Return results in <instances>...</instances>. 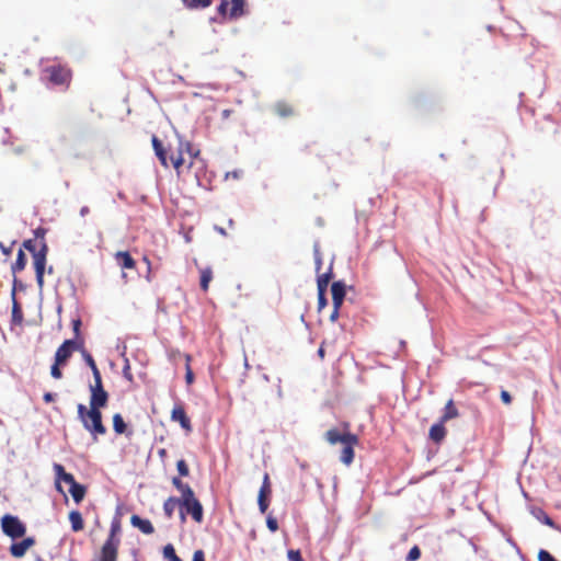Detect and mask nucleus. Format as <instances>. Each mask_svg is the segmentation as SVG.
I'll list each match as a JSON object with an SVG mask.
<instances>
[{"label": "nucleus", "instance_id": "obj_1", "mask_svg": "<svg viewBox=\"0 0 561 561\" xmlns=\"http://www.w3.org/2000/svg\"><path fill=\"white\" fill-rule=\"evenodd\" d=\"M152 147L161 164L164 168H169L171 164L176 170L178 175L181 174L184 164H187L190 169L199 159V150L194 149L190 141H180L175 151L171 148L167 150L162 142L153 136Z\"/></svg>", "mask_w": 561, "mask_h": 561}, {"label": "nucleus", "instance_id": "obj_2", "mask_svg": "<svg viewBox=\"0 0 561 561\" xmlns=\"http://www.w3.org/2000/svg\"><path fill=\"white\" fill-rule=\"evenodd\" d=\"M47 230L38 227L34 230V239H27L23 242V248L32 253L33 265L36 274V282L39 288L44 285V274L48 253V245L45 240Z\"/></svg>", "mask_w": 561, "mask_h": 561}, {"label": "nucleus", "instance_id": "obj_3", "mask_svg": "<svg viewBox=\"0 0 561 561\" xmlns=\"http://www.w3.org/2000/svg\"><path fill=\"white\" fill-rule=\"evenodd\" d=\"M348 423H344V432H340L336 427L325 432L324 438L330 445L342 444L340 460L345 466H351L355 457V446L358 445L359 438L356 434L348 431Z\"/></svg>", "mask_w": 561, "mask_h": 561}, {"label": "nucleus", "instance_id": "obj_4", "mask_svg": "<svg viewBox=\"0 0 561 561\" xmlns=\"http://www.w3.org/2000/svg\"><path fill=\"white\" fill-rule=\"evenodd\" d=\"M121 533V523L118 520H114L111 524V529L108 537L101 548L100 557H106L112 559L118 558V549L121 545V539L118 537Z\"/></svg>", "mask_w": 561, "mask_h": 561}, {"label": "nucleus", "instance_id": "obj_5", "mask_svg": "<svg viewBox=\"0 0 561 561\" xmlns=\"http://www.w3.org/2000/svg\"><path fill=\"white\" fill-rule=\"evenodd\" d=\"M83 427L92 435L96 442L99 435L106 434V427L102 422V412L99 409L89 408V414Z\"/></svg>", "mask_w": 561, "mask_h": 561}, {"label": "nucleus", "instance_id": "obj_6", "mask_svg": "<svg viewBox=\"0 0 561 561\" xmlns=\"http://www.w3.org/2000/svg\"><path fill=\"white\" fill-rule=\"evenodd\" d=\"M90 408L103 409L107 405L108 393L102 383V377L94 378V383L90 386Z\"/></svg>", "mask_w": 561, "mask_h": 561}, {"label": "nucleus", "instance_id": "obj_7", "mask_svg": "<svg viewBox=\"0 0 561 561\" xmlns=\"http://www.w3.org/2000/svg\"><path fill=\"white\" fill-rule=\"evenodd\" d=\"M1 527L2 531L13 539L21 538L26 533L25 525L16 516L9 514L2 517Z\"/></svg>", "mask_w": 561, "mask_h": 561}, {"label": "nucleus", "instance_id": "obj_8", "mask_svg": "<svg viewBox=\"0 0 561 561\" xmlns=\"http://www.w3.org/2000/svg\"><path fill=\"white\" fill-rule=\"evenodd\" d=\"M49 82L56 85H68L71 81V70L61 65H53L45 68Z\"/></svg>", "mask_w": 561, "mask_h": 561}, {"label": "nucleus", "instance_id": "obj_9", "mask_svg": "<svg viewBox=\"0 0 561 561\" xmlns=\"http://www.w3.org/2000/svg\"><path fill=\"white\" fill-rule=\"evenodd\" d=\"M181 507L184 508L185 513L190 514L196 523L203 522V506L195 497L194 491L191 492V495L181 496Z\"/></svg>", "mask_w": 561, "mask_h": 561}, {"label": "nucleus", "instance_id": "obj_10", "mask_svg": "<svg viewBox=\"0 0 561 561\" xmlns=\"http://www.w3.org/2000/svg\"><path fill=\"white\" fill-rule=\"evenodd\" d=\"M83 340H66L56 351L55 360L57 364H66L75 351H80Z\"/></svg>", "mask_w": 561, "mask_h": 561}, {"label": "nucleus", "instance_id": "obj_11", "mask_svg": "<svg viewBox=\"0 0 561 561\" xmlns=\"http://www.w3.org/2000/svg\"><path fill=\"white\" fill-rule=\"evenodd\" d=\"M218 12L231 20L238 19L244 13V0H221Z\"/></svg>", "mask_w": 561, "mask_h": 561}, {"label": "nucleus", "instance_id": "obj_12", "mask_svg": "<svg viewBox=\"0 0 561 561\" xmlns=\"http://www.w3.org/2000/svg\"><path fill=\"white\" fill-rule=\"evenodd\" d=\"M272 493V484L267 472L264 473L262 485L257 494V505L262 514H264L270 505V496Z\"/></svg>", "mask_w": 561, "mask_h": 561}, {"label": "nucleus", "instance_id": "obj_13", "mask_svg": "<svg viewBox=\"0 0 561 561\" xmlns=\"http://www.w3.org/2000/svg\"><path fill=\"white\" fill-rule=\"evenodd\" d=\"M171 420L180 423L181 427L186 432H192V424L190 417L186 415L185 409L182 403L175 404L171 412Z\"/></svg>", "mask_w": 561, "mask_h": 561}, {"label": "nucleus", "instance_id": "obj_14", "mask_svg": "<svg viewBox=\"0 0 561 561\" xmlns=\"http://www.w3.org/2000/svg\"><path fill=\"white\" fill-rule=\"evenodd\" d=\"M53 468L56 474V489L59 492L64 493L60 481L68 483L70 486L77 483L75 477L71 473L66 472L64 466L60 463H54Z\"/></svg>", "mask_w": 561, "mask_h": 561}, {"label": "nucleus", "instance_id": "obj_15", "mask_svg": "<svg viewBox=\"0 0 561 561\" xmlns=\"http://www.w3.org/2000/svg\"><path fill=\"white\" fill-rule=\"evenodd\" d=\"M331 294L333 307L341 308L346 295L345 284L342 280L334 282L331 285Z\"/></svg>", "mask_w": 561, "mask_h": 561}, {"label": "nucleus", "instance_id": "obj_16", "mask_svg": "<svg viewBox=\"0 0 561 561\" xmlns=\"http://www.w3.org/2000/svg\"><path fill=\"white\" fill-rule=\"evenodd\" d=\"M35 545L33 537H27L20 542H14L10 547V552L14 558H22L26 551Z\"/></svg>", "mask_w": 561, "mask_h": 561}, {"label": "nucleus", "instance_id": "obj_17", "mask_svg": "<svg viewBox=\"0 0 561 561\" xmlns=\"http://www.w3.org/2000/svg\"><path fill=\"white\" fill-rule=\"evenodd\" d=\"M444 424V422L438 421L437 423L433 424L430 428L428 436L436 444H440L446 437L447 431Z\"/></svg>", "mask_w": 561, "mask_h": 561}, {"label": "nucleus", "instance_id": "obj_18", "mask_svg": "<svg viewBox=\"0 0 561 561\" xmlns=\"http://www.w3.org/2000/svg\"><path fill=\"white\" fill-rule=\"evenodd\" d=\"M130 523L134 527L138 528L141 533L146 535H151L154 533V527L149 519H144L138 515H133L130 517Z\"/></svg>", "mask_w": 561, "mask_h": 561}, {"label": "nucleus", "instance_id": "obj_19", "mask_svg": "<svg viewBox=\"0 0 561 561\" xmlns=\"http://www.w3.org/2000/svg\"><path fill=\"white\" fill-rule=\"evenodd\" d=\"M116 263L126 270H133L136 266L135 260L131 257L130 253L127 251H119L115 254Z\"/></svg>", "mask_w": 561, "mask_h": 561}, {"label": "nucleus", "instance_id": "obj_20", "mask_svg": "<svg viewBox=\"0 0 561 561\" xmlns=\"http://www.w3.org/2000/svg\"><path fill=\"white\" fill-rule=\"evenodd\" d=\"M11 298H12V322L15 324H21L23 321V311H22L20 304L16 300L15 288H12Z\"/></svg>", "mask_w": 561, "mask_h": 561}, {"label": "nucleus", "instance_id": "obj_21", "mask_svg": "<svg viewBox=\"0 0 561 561\" xmlns=\"http://www.w3.org/2000/svg\"><path fill=\"white\" fill-rule=\"evenodd\" d=\"M459 416V411L456 408L454 400L449 399L444 408V413L440 416L439 421L446 423L453 419H456Z\"/></svg>", "mask_w": 561, "mask_h": 561}, {"label": "nucleus", "instance_id": "obj_22", "mask_svg": "<svg viewBox=\"0 0 561 561\" xmlns=\"http://www.w3.org/2000/svg\"><path fill=\"white\" fill-rule=\"evenodd\" d=\"M113 430L117 435L127 434L130 436L133 433L127 432V425L119 413L113 415Z\"/></svg>", "mask_w": 561, "mask_h": 561}, {"label": "nucleus", "instance_id": "obj_23", "mask_svg": "<svg viewBox=\"0 0 561 561\" xmlns=\"http://www.w3.org/2000/svg\"><path fill=\"white\" fill-rule=\"evenodd\" d=\"M275 113L279 116V117H290L295 114V110L291 104L287 103V102H277L275 104Z\"/></svg>", "mask_w": 561, "mask_h": 561}, {"label": "nucleus", "instance_id": "obj_24", "mask_svg": "<svg viewBox=\"0 0 561 561\" xmlns=\"http://www.w3.org/2000/svg\"><path fill=\"white\" fill-rule=\"evenodd\" d=\"M181 506V497L178 499V497H174V496H170L168 497L164 503H163V511H164V514L168 518H171L173 516V513L176 508V506Z\"/></svg>", "mask_w": 561, "mask_h": 561}, {"label": "nucleus", "instance_id": "obj_25", "mask_svg": "<svg viewBox=\"0 0 561 561\" xmlns=\"http://www.w3.org/2000/svg\"><path fill=\"white\" fill-rule=\"evenodd\" d=\"M80 352L82 354V357H83L84 362L91 368L92 374H93V378L102 377L101 373H100V370H99V368L96 366V363H95V360L92 357V355L87 350H84L83 347L80 350Z\"/></svg>", "mask_w": 561, "mask_h": 561}, {"label": "nucleus", "instance_id": "obj_26", "mask_svg": "<svg viewBox=\"0 0 561 561\" xmlns=\"http://www.w3.org/2000/svg\"><path fill=\"white\" fill-rule=\"evenodd\" d=\"M69 520L71 523V529L73 531L78 533L83 529L84 524L80 512L71 511L69 513Z\"/></svg>", "mask_w": 561, "mask_h": 561}, {"label": "nucleus", "instance_id": "obj_27", "mask_svg": "<svg viewBox=\"0 0 561 561\" xmlns=\"http://www.w3.org/2000/svg\"><path fill=\"white\" fill-rule=\"evenodd\" d=\"M26 266V256L22 249L19 250L16 260L11 266L12 273L15 275L16 273L22 272Z\"/></svg>", "mask_w": 561, "mask_h": 561}, {"label": "nucleus", "instance_id": "obj_28", "mask_svg": "<svg viewBox=\"0 0 561 561\" xmlns=\"http://www.w3.org/2000/svg\"><path fill=\"white\" fill-rule=\"evenodd\" d=\"M213 279V271L210 267H205L201 270V288L203 291H207L209 288V283Z\"/></svg>", "mask_w": 561, "mask_h": 561}, {"label": "nucleus", "instance_id": "obj_29", "mask_svg": "<svg viewBox=\"0 0 561 561\" xmlns=\"http://www.w3.org/2000/svg\"><path fill=\"white\" fill-rule=\"evenodd\" d=\"M69 492H70L73 501L76 503H80L85 495V488L82 484L77 482L76 484L70 486Z\"/></svg>", "mask_w": 561, "mask_h": 561}, {"label": "nucleus", "instance_id": "obj_30", "mask_svg": "<svg viewBox=\"0 0 561 561\" xmlns=\"http://www.w3.org/2000/svg\"><path fill=\"white\" fill-rule=\"evenodd\" d=\"M172 484L174 485V488L181 492L182 496L184 495H191V492L193 491L192 488L187 484V483H184L180 478L178 477H174L172 479Z\"/></svg>", "mask_w": 561, "mask_h": 561}, {"label": "nucleus", "instance_id": "obj_31", "mask_svg": "<svg viewBox=\"0 0 561 561\" xmlns=\"http://www.w3.org/2000/svg\"><path fill=\"white\" fill-rule=\"evenodd\" d=\"M162 553L165 561H182V559L178 557L175 549L171 543L163 547Z\"/></svg>", "mask_w": 561, "mask_h": 561}, {"label": "nucleus", "instance_id": "obj_32", "mask_svg": "<svg viewBox=\"0 0 561 561\" xmlns=\"http://www.w3.org/2000/svg\"><path fill=\"white\" fill-rule=\"evenodd\" d=\"M184 5L188 9L207 8L211 4L213 0H182Z\"/></svg>", "mask_w": 561, "mask_h": 561}, {"label": "nucleus", "instance_id": "obj_33", "mask_svg": "<svg viewBox=\"0 0 561 561\" xmlns=\"http://www.w3.org/2000/svg\"><path fill=\"white\" fill-rule=\"evenodd\" d=\"M331 279V273L321 274L317 279L318 291H327Z\"/></svg>", "mask_w": 561, "mask_h": 561}, {"label": "nucleus", "instance_id": "obj_34", "mask_svg": "<svg viewBox=\"0 0 561 561\" xmlns=\"http://www.w3.org/2000/svg\"><path fill=\"white\" fill-rule=\"evenodd\" d=\"M191 360H192L191 355H185V362H186V364H185V368H186L185 380L188 385H191L194 381V374L191 368Z\"/></svg>", "mask_w": 561, "mask_h": 561}, {"label": "nucleus", "instance_id": "obj_35", "mask_svg": "<svg viewBox=\"0 0 561 561\" xmlns=\"http://www.w3.org/2000/svg\"><path fill=\"white\" fill-rule=\"evenodd\" d=\"M176 469H178L179 474L181 477H187L190 474L188 466H187V463H186V461L184 459H180L176 462Z\"/></svg>", "mask_w": 561, "mask_h": 561}, {"label": "nucleus", "instance_id": "obj_36", "mask_svg": "<svg viewBox=\"0 0 561 561\" xmlns=\"http://www.w3.org/2000/svg\"><path fill=\"white\" fill-rule=\"evenodd\" d=\"M420 557H421V550H420L419 546H413L407 556V561H416L420 559Z\"/></svg>", "mask_w": 561, "mask_h": 561}, {"label": "nucleus", "instance_id": "obj_37", "mask_svg": "<svg viewBox=\"0 0 561 561\" xmlns=\"http://www.w3.org/2000/svg\"><path fill=\"white\" fill-rule=\"evenodd\" d=\"M89 414V409L82 403L78 404V417L81 421V423H85V420Z\"/></svg>", "mask_w": 561, "mask_h": 561}, {"label": "nucleus", "instance_id": "obj_38", "mask_svg": "<svg viewBox=\"0 0 561 561\" xmlns=\"http://www.w3.org/2000/svg\"><path fill=\"white\" fill-rule=\"evenodd\" d=\"M538 561H558L549 551L540 549L538 552Z\"/></svg>", "mask_w": 561, "mask_h": 561}, {"label": "nucleus", "instance_id": "obj_39", "mask_svg": "<svg viewBox=\"0 0 561 561\" xmlns=\"http://www.w3.org/2000/svg\"><path fill=\"white\" fill-rule=\"evenodd\" d=\"M266 526L267 528L272 531V533H275L276 530H278V522L277 519L272 516V515H268L266 517Z\"/></svg>", "mask_w": 561, "mask_h": 561}, {"label": "nucleus", "instance_id": "obj_40", "mask_svg": "<svg viewBox=\"0 0 561 561\" xmlns=\"http://www.w3.org/2000/svg\"><path fill=\"white\" fill-rule=\"evenodd\" d=\"M537 518L542 522L543 524L550 526V527H556V524L551 519L550 516H548L543 511H540L539 515L537 516Z\"/></svg>", "mask_w": 561, "mask_h": 561}, {"label": "nucleus", "instance_id": "obj_41", "mask_svg": "<svg viewBox=\"0 0 561 561\" xmlns=\"http://www.w3.org/2000/svg\"><path fill=\"white\" fill-rule=\"evenodd\" d=\"M287 558L289 561H305L300 551L294 549L287 551Z\"/></svg>", "mask_w": 561, "mask_h": 561}, {"label": "nucleus", "instance_id": "obj_42", "mask_svg": "<svg viewBox=\"0 0 561 561\" xmlns=\"http://www.w3.org/2000/svg\"><path fill=\"white\" fill-rule=\"evenodd\" d=\"M325 293L327 291H318V311H321L328 305Z\"/></svg>", "mask_w": 561, "mask_h": 561}, {"label": "nucleus", "instance_id": "obj_43", "mask_svg": "<svg viewBox=\"0 0 561 561\" xmlns=\"http://www.w3.org/2000/svg\"><path fill=\"white\" fill-rule=\"evenodd\" d=\"M61 364H57V360H55L54 365L51 366L50 368V375L55 378V379H60L62 377V373L59 368Z\"/></svg>", "mask_w": 561, "mask_h": 561}, {"label": "nucleus", "instance_id": "obj_44", "mask_svg": "<svg viewBox=\"0 0 561 561\" xmlns=\"http://www.w3.org/2000/svg\"><path fill=\"white\" fill-rule=\"evenodd\" d=\"M80 328H81V320L80 319H75L72 321V329H73V332H75V336L76 339L75 340H80L79 336H80Z\"/></svg>", "mask_w": 561, "mask_h": 561}, {"label": "nucleus", "instance_id": "obj_45", "mask_svg": "<svg viewBox=\"0 0 561 561\" xmlns=\"http://www.w3.org/2000/svg\"><path fill=\"white\" fill-rule=\"evenodd\" d=\"M192 561H205L204 551L203 550L194 551Z\"/></svg>", "mask_w": 561, "mask_h": 561}, {"label": "nucleus", "instance_id": "obj_46", "mask_svg": "<svg viewBox=\"0 0 561 561\" xmlns=\"http://www.w3.org/2000/svg\"><path fill=\"white\" fill-rule=\"evenodd\" d=\"M501 399L503 403L511 404L512 403V397L506 390L501 391Z\"/></svg>", "mask_w": 561, "mask_h": 561}, {"label": "nucleus", "instance_id": "obj_47", "mask_svg": "<svg viewBox=\"0 0 561 561\" xmlns=\"http://www.w3.org/2000/svg\"><path fill=\"white\" fill-rule=\"evenodd\" d=\"M340 309H341V308H339V307H333V310H332V312H331V314H330V320H331L332 322H334V321H336V320H337V318H339V316H340Z\"/></svg>", "mask_w": 561, "mask_h": 561}, {"label": "nucleus", "instance_id": "obj_48", "mask_svg": "<svg viewBox=\"0 0 561 561\" xmlns=\"http://www.w3.org/2000/svg\"><path fill=\"white\" fill-rule=\"evenodd\" d=\"M123 374H124V377H125L127 380H129V381H131V380H133V375H131L130 367H129V365H128V364L124 367V369H123Z\"/></svg>", "mask_w": 561, "mask_h": 561}, {"label": "nucleus", "instance_id": "obj_49", "mask_svg": "<svg viewBox=\"0 0 561 561\" xmlns=\"http://www.w3.org/2000/svg\"><path fill=\"white\" fill-rule=\"evenodd\" d=\"M43 399L46 403H50L55 400V394L51 393V392H46L44 396H43Z\"/></svg>", "mask_w": 561, "mask_h": 561}, {"label": "nucleus", "instance_id": "obj_50", "mask_svg": "<svg viewBox=\"0 0 561 561\" xmlns=\"http://www.w3.org/2000/svg\"><path fill=\"white\" fill-rule=\"evenodd\" d=\"M232 112H233V111H232V110H229V108L224 110V111H222V113H221L222 118H225V119L229 118V116L232 114Z\"/></svg>", "mask_w": 561, "mask_h": 561}, {"label": "nucleus", "instance_id": "obj_51", "mask_svg": "<svg viewBox=\"0 0 561 561\" xmlns=\"http://www.w3.org/2000/svg\"><path fill=\"white\" fill-rule=\"evenodd\" d=\"M0 249L4 255H9L11 253V249L4 247L2 243H0Z\"/></svg>", "mask_w": 561, "mask_h": 561}, {"label": "nucleus", "instance_id": "obj_52", "mask_svg": "<svg viewBox=\"0 0 561 561\" xmlns=\"http://www.w3.org/2000/svg\"><path fill=\"white\" fill-rule=\"evenodd\" d=\"M99 561H117V559L106 558V557H100Z\"/></svg>", "mask_w": 561, "mask_h": 561}, {"label": "nucleus", "instance_id": "obj_53", "mask_svg": "<svg viewBox=\"0 0 561 561\" xmlns=\"http://www.w3.org/2000/svg\"><path fill=\"white\" fill-rule=\"evenodd\" d=\"M318 354H319V356H320L321 358H323V357H324V350H323V347H322V346L318 350Z\"/></svg>", "mask_w": 561, "mask_h": 561}, {"label": "nucleus", "instance_id": "obj_54", "mask_svg": "<svg viewBox=\"0 0 561 561\" xmlns=\"http://www.w3.org/2000/svg\"><path fill=\"white\" fill-rule=\"evenodd\" d=\"M19 287V280L18 278L14 276V279H13V288H15V290L18 289Z\"/></svg>", "mask_w": 561, "mask_h": 561}, {"label": "nucleus", "instance_id": "obj_55", "mask_svg": "<svg viewBox=\"0 0 561 561\" xmlns=\"http://www.w3.org/2000/svg\"><path fill=\"white\" fill-rule=\"evenodd\" d=\"M80 213H81V215H85V214L89 213V208L88 207H82Z\"/></svg>", "mask_w": 561, "mask_h": 561}, {"label": "nucleus", "instance_id": "obj_56", "mask_svg": "<svg viewBox=\"0 0 561 561\" xmlns=\"http://www.w3.org/2000/svg\"><path fill=\"white\" fill-rule=\"evenodd\" d=\"M144 261L147 263L148 268H150V261L148 260V257H146V256H145V257H144Z\"/></svg>", "mask_w": 561, "mask_h": 561}, {"label": "nucleus", "instance_id": "obj_57", "mask_svg": "<svg viewBox=\"0 0 561 561\" xmlns=\"http://www.w3.org/2000/svg\"><path fill=\"white\" fill-rule=\"evenodd\" d=\"M181 519L185 520V513L183 512V510H181Z\"/></svg>", "mask_w": 561, "mask_h": 561}, {"label": "nucleus", "instance_id": "obj_58", "mask_svg": "<svg viewBox=\"0 0 561 561\" xmlns=\"http://www.w3.org/2000/svg\"><path fill=\"white\" fill-rule=\"evenodd\" d=\"M320 265H321V260L318 259V268L320 267Z\"/></svg>", "mask_w": 561, "mask_h": 561}, {"label": "nucleus", "instance_id": "obj_59", "mask_svg": "<svg viewBox=\"0 0 561 561\" xmlns=\"http://www.w3.org/2000/svg\"><path fill=\"white\" fill-rule=\"evenodd\" d=\"M38 561H44V560H42V559H38Z\"/></svg>", "mask_w": 561, "mask_h": 561}]
</instances>
